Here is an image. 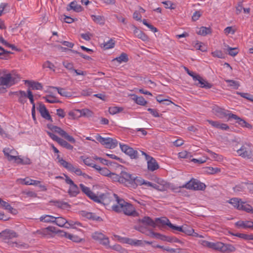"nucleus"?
Returning a JSON list of instances; mask_svg holds the SVG:
<instances>
[{
	"label": "nucleus",
	"mask_w": 253,
	"mask_h": 253,
	"mask_svg": "<svg viewBox=\"0 0 253 253\" xmlns=\"http://www.w3.org/2000/svg\"><path fill=\"white\" fill-rule=\"evenodd\" d=\"M116 204H113L111 208L112 210L117 212H123L127 215H133L135 212V209L133 206L124 201L123 199L120 198L117 195H113Z\"/></svg>",
	"instance_id": "1"
},
{
	"label": "nucleus",
	"mask_w": 253,
	"mask_h": 253,
	"mask_svg": "<svg viewBox=\"0 0 253 253\" xmlns=\"http://www.w3.org/2000/svg\"><path fill=\"white\" fill-rule=\"evenodd\" d=\"M20 80V76L15 72L12 71L0 77V85L4 88H8L18 83Z\"/></svg>",
	"instance_id": "2"
},
{
	"label": "nucleus",
	"mask_w": 253,
	"mask_h": 253,
	"mask_svg": "<svg viewBox=\"0 0 253 253\" xmlns=\"http://www.w3.org/2000/svg\"><path fill=\"white\" fill-rule=\"evenodd\" d=\"M96 140L102 145L109 149H114L117 147L118 142L116 139L110 137H103L100 135L96 136Z\"/></svg>",
	"instance_id": "3"
},
{
	"label": "nucleus",
	"mask_w": 253,
	"mask_h": 253,
	"mask_svg": "<svg viewBox=\"0 0 253 253\" xmlns=\"http://www.w3.org/2000/svg\"><path fill=\"white\" fill-rule=\"evenodd\" d=\"M187 189L194 190H204L205 189L206 185L200 181L192 179L182 186Z\"/></svg>",
	"instance_id": "4"
},
{
	"label": "nucleus",
	"mask_w": 253,
	"mask_h": 253,
	"mask_svg": "<svg viewBox=\"0 0 253 253\" xmlns=\"http://www.w3.org/2000/svg\"><path fill=\"white\" fill-rule=\"evenodd\" d=\"M80 187L84 193L90 199L97 203H101L104 201L102 196H98L95 193L92 192L90 189L84 185L83 184H80Z\"/></svg>",
	"instance_id": "5"
},
{
	"label": "nucleus",
	"mask_w": 253,
	"mask_h": 253,
	"mask_svg": "<svg viewBox=\"0 0 253 253\" xmlns=\"http://www.w3.org/2000/svg\"><path fill=\"white\" fill-rule=\"evenodd\" d=\"M142 185H143L145 188L151 187L155 189H158V187L157 184L146 181L140 177H134L130 187L135 188L138 186Z\"/></svg>",
	"instance_id": "6"
},
{
	"label": "nucleus",
	"mask_w": 253,
	"mask_h": 253,
	"mask_svg": "<svg viewBox=\"0 0 253 253\" xmlns=\"http://www.w3.org/2000/svg\"><path fill=\"white\" fill-rule=\"evenodd\" d=\"M58 232L54 226H49L37 231V233L42 237L46 238H51L55 236Z\"/></svg>",
	"instance_id": "7"
},
{
	"label": "nucleus",
	"mask_w": 253,
	"mask_h": 253,
	"mask_svg": "<svg viewBox=\"0 0 253 253\" xmlns=\"http://www.w3.org/2000/svg\"><path fill=\"white\" fill-rule=\"evenodd\" d=\"M120 147L123 152L128 156L132 159H136L138 157V152L137 150L129 147L127 145L119 143Z\"/></svg>",
	"instance_id": "8"
},
{
	"label": "nucleus",
	"mask_w": 253,
	"mask_h": 253,
	"mask_svg": "<svg viewBox=\"0 0 253 253\" xmlns=\"http://www.w3.org/2000/svg\"><path fill=\"white\" fill-rule=\"evenodd\" d=\"M66 183L69 185L68 190L69 194L72 197H75L79 193V189L78 186L74 183V181L67 175L64 174Z\"/></svg>",
	"instance_id": "9"
},
{
	"label": "nucleus",
	"mask_w": 253,
	"mask_h": 253,
	"mask_svg": "<svg viewBox=\"0 0 253 253\" xmlns=\"http://www.w3.org/2000/svg\"><path fill=\"white\" fill-rule=\"evenodd\" d=\"M140 152L145 157L147 161V168L149 170L153 171L159 169V165L154 158L149 156L143 151H140Z\"/></svg>",
	"instance_id": "10"
},
{
	"label": "nucleus",
	"mask_w": 253,
	"mask_h": 253,
	"mask_svg": "<svg viewBox=\"0 0 253 253\" xmlns=\"http://www.w3.org/2000/svg\"><path fill=\"white\" fill-rule=\"evenodd\" d=\"M201 244L204 246L223 253L224 243L221 242H211L203 240Z\"/></svg>",
	"instance_id": "11"
},
{
	"label": "nucleus",
	"mask_w": 253,
	"mask_h": 253,
	"mask_svg": "<svg viewBox=\"0 0 253 253\" xmlns=\"http://www.w3.org/2000/svg\"><path fill=\"white\" fill-rule=\"evenodd\" d=\"M51 130L54 132L57 133L61 136L64 137L67 141L72 143H75V139L71 135L67 133L65 130L62 129L61 127L57 126H53L51 128Z\"/></svg>",
	"instance_id": "12"
},
{
	"label": "nucleus",
	"mask_w": 253,
	"mask_h": 253,
	"mask_svg": "<svg viewBox=\"0 0 253 253\" xmlns=\"http://www.w3.org/2000/svg\"><path fill=\"white\" fill-rule=\"evenodd\" d=\"M3 152L8 161L16 163L17 158L19 157L18 153L16 150L10 148H5L3 149Z\"/></svg>",
	"instance_id": "13"
},
{
	"label": "nucleus",
	"mask_w": 253,
	"mask_h": 253,
	"mask_svg": "<svg viewBox=\"0 0 253 253\" xmlns=\"http://www.w3.org/2000/svg\"><path fill=\"white\" fill-rule=\"evenodd\" d=\"M92 238L99 242V243L104 246H108L110 244L109 238L100 232H96L91 235Z\"/></svg>",
	"instance_id": "14"
},
{
	"label": "nucleus",
	"mask_w": 253,
	"mask_h": 253,
	"mask_svg": "<svg viewBox=\"0 0 253 253\" xmlns=\"http://www.w3.org/2000/svg\"><path fill=\"white\" fill-rule=\"evenodd\" d=\"M121 183L124 184L127 186H131L134 178L129 173L122 171L121 173Z\"/></svg>",
	"instance_id": "15"
},
{
	"label": "nucleus",
	"mask_w": 253,
	"mask_h": 253,
	"mask_svg": "<svg viewBox=\"0 0 253 253\" xmlns=\"http://www.w3.org/2000/svg\"><path fill=\"white\" fill-rule=\"evenodd\" d=\"M250 145L249 144L246 143L243 145L237 151L238 155L245 158H250L251 157V152L250 150Z\"/></svg>",
	"instance_id": "16"
},
{
	"label": "nucleus",
	"mask_w": 253,
	"mask_h": 253,
	"mask_svg": "<svg viewBox=\"0 0 253 253\" xmlns=\"http://www.w3.org/2000/svg\"><path fill=\"white\" fill-rule=\"evenodd\" d=\"M156 221H159L160 223L164 225H167L173 230L178 231H183L181 226H177L171 223L169 219L166 217L157 218L156 219Z\"/></svg>",
	"instance_id": "17"
},
{
	"label": "nucleus",
	"mask_w": 253,
	"mask_h": 253,
	"mask_svg": "<svg viewBox=\"0 0 253 253\" xmlns=\"http://www.w3.org/2000/svg\"><path fill=\"white\" fill-rule=\"evenodd\" d=\"M212 110L213 113L219 118H223L227 117L228 114V110H225L216 105L212 107Z\"/></svg>",
	"instance_id": "18"
},
{
	"label": "nucleus",
	"mask_w": 253,
	"mask_h": 253,
	"mask_svg": "<svg viewBox=\"0 0 253 253\" xmlns=\"http://www.w3.org/2000/svg\"><path fill=\"white\" fill-rule=\"evenodd\" d=\"M51 89L57 90L58 93L60 95L64 97H69L71 96V94L70 92L67 91L64 88L57 87L49 86L45 91V92L47 93H49L51 91Z\"/></svg>",
	"instance_id": "19"
},
{
	"label": "nucleus",
	"mask_w": 253,
	"mask_h": 253,
	"mask_svg": "<svg viewBox=\"0 0 253 253\" xmlns=\"http://www.w3.org/2000/svg\"><path fill=\"white\" fill-rule=\"evenodd\" d=\"M17 181L19 184L27 185H38L40 183V181L32 179L29 177L18 179Z\"/></svg>",
	"instance_id": "20"
},
{
	"label": "nucleus",
	"mask_w": 253,
	"mask_h": 253,
	"mask_svg": "<svg viewBox=\"0 0 253 253\" xmlns=\"http://www.w3.org/2000/svg\"><path fill=\"white\" fill-rule=\"evenodd\" d=\"M229 119H233L236 121V123H238L240 125L242 126H245L246 127H250L251 126L250 125L247 123L245 121L238 117L237 115L231 114L229 113L228 111V114L227 115Z\"/></svg>",
	"instance_id": "21"
},
{
	"label": "nucleus",
	"mask_w": 253,
	"mask_h": 253,
	"mask_svg": "<svg viewBox=\"0 0 253 253\" xmlns=\"http://www.w3.org/2000/svg\"><path fill=\"white\" fill-rule=\"evenodd\" d=\"M151 242L129 238L128 244L134 246L143 247L145 244L151 245Z\"/></svg>",
	"instance_id": "22"
},
{
	"label": "nucleus",
	"mask_w": 253,
	"mask_h": 253,
	"mask_svg": "<svg viewBox=\"0 0 253 253\" xmlns=\"http://www.w3.org/2000/svg\"><path fill=\"white\" fill-rule=\"evenodd\" d=\"M235 225L238 228L243 229L251 228L253 227V222L252 221H242L240 220L235 223Z\"/></svg>",
	"instance_id": "23"
},
{
	"label": "nucleus",
	"mask_w": 253,
	"mask_h": 253,
	"mask_svg": "<svg viewBox=\"0 0 253 253\" xmlns=\"http://www.w3.org/2000/svg\"><path fill=\"white\" fill-rule=\"evenodd\" d=\"M25 84L32 89L42 90V84L37 82L30 80H25Z\"/></svg>",
	"instance_id": "24"
},
{
	"label": "nucleus",
	"mask_w": 253,
	"mask_h": 253,
	"mask_svg": "<svg viewBox=\"0 0 253 253\" xmlns=\"http://www.w3.org/2000/svg\"><path fill=\"white\" fill-rule=\"evenodd\" d=\"M39 111L41 116L44 119L47 120H51V116H50L47 109L44 105L40 104L38 108Z\"/></svg>",
	"instance_id": "25"
},
{
	"label": "nucleus",
	"mask_w": 253,
	"mask_h": 253,
	"mask_svg": "<svg viewBox=\"0 0 253 253\" xmlns=\"http://www.w3.org/2000/svg\"><path fill=\"white\" fill-rule=\"evenodd\" d=\"M12 94L17 96L18 98V101L22 104H24L26 101L27 97V93L24 91L20 90L19 91H15L12 93Z\"/></svg>",
	"instance_id": "26"
},
{
	"label": "nucleus",
	"mask_w": 253,
	"mask_h": 253,
	"mask_svg": "<svg viewBox=\"0 0 253 253\" xmlns=\"http://www.w3.org/2000/svg\"><path fill=\"white\" fill-rule=\"evenodd\" d=\"M0 207L5 210H7L9 212L16 214L17 211L15 209H13L7 202L2 200L0 198Z\"/></svg>",
	"instance_id": "27"
},
{
	"label": "nucleus",
	"mask_w": 253,
	"mask_h": 253,
	"mask_svg": "<svg viewBox=\"0 0 253 253\" xmlns=\"http://www.w3.org/2000/svg\"><path fill=\"white\" fill-rule=\"evenodd\" d=\"M0 236L4 239H9L16 237V233L10 230H5L0 233Z\"/></svg>",
	"instance_id": "28"
},
{
	"label": "nucleus",
	"mask_w": 253,
	"mask_h": 253,
	"mask_svg": "<svg viewBox=\"0 0 253 253\" xmlns=\"http://www.w3.org/2000/svg\"><path fill=\"white\" fill-rule=\"evenodd\" d=\"M196 81L198 82V84H197L200 87L205 88H210L211 87V84L208 83L206 80L204 79L202 77L199 76Z\"/></svg>",
	"instance_id": "29"
},
{
	"label": "nucleus",
	"mask_w": 253,
	"mask_h": 253,
	"mask_svg": "<svg viewBox=\"0 0 253 253\" xmlns=\"http://www.w3.org/2000/svg\"><path fill=\"white\" fill-rule=\"evenodd\" d=\"M196 33L199 35L205 36L211 33V29L210 27L202 26L200 28H197Z\"/></svg>",
	"instance_id": "30"
},
{
	"label": "nucleus",
	"mask_w": 253,
	"mask_h": 253,
	"mask_svg": "<svg viewBox=\"0 0 253 253\" xmlns=\"http://www.w3.org/2000/svg\"><path fill=\"white\" fill-rule=\"evenodd\" d=\"M68 171L74 172L76 175L81 176L83 174V171L81 169L73 166L72 164L69 163L66 168Z\"/></svg>",
	"instance_id": "31"
},
{
	"label": "nucleus",
	"mask_w": 253,
	"mask_h": 253,
	"mask_svg": "<svg viewBox=\"0 0 253 253\" xmlns=\"http://www.w3.org/2000/svg\"><path fill=\"white\" fill-rule=\"evenodd\" d=\"M40 220L41 222L45 223H54L55 221V217L49 214H44L42 215L40 217Z\"/></svg>",
	"instance_id": "32"
},
{
	"label": "nucleus",
	"mask_w": 253,
	"mask_h": 253,
	"mask_svg": "<svg viewBox=\"0 0 253 253\" xmlns=\"http://www.w3.org/2000/svg\"><path fill=\"white\" fill-rule=\"evenodd\" d=\"M55 218L56 219L55 221H54V223H55L59 227L66 228V226H67L68 221V220L66 218L62 216L55 217Z\"/></svg>",
	"instance_id": "33"
},
{
	"label": "nucleus",
	"mask_w": 253,
	"mask_h": 253,
	"mask_svg": "<svg viewBox=\"0 0 253 253\" xmlns=\"http://www.w3.org/2000/svg\"><path fill=\"white\" fill-rule=\"evenodd\" d=\"M134 34L135 36L139 39H140L143 41L148 40V37L141 31L139 30L137 28H135L134 30Z\"/></svg>",
	"instance_id": "34"
},
{
	"label": "nucleus",
	"mask_w": 253,
	"mask_h": 253,
	"mask_svg": "<svg viewBox=\"0 0 253 253\" xmlns=\"http://www.w3.org/2000/svg\"><path fill=\"white\" fill-rule=\"evenodd\" d=\"M98 172L105 176H107L110 174V171L106 168H101L100 166L96 165L94 168Z\"/></svg>",
	"instance_id": "35"
},
{
	"label": "nucleus",
	"mask_w": 253,
	"mask_h": 253,
	"mask_svg": "<svg viewBox=\"0 0 253 253\" xmlns=\"http://www.w3.org/2000/svg\"><path fill=\"white\" fill-rule=\"evenodd\" d=\"M236 251L235 246L230 244H224L223 246V253H233Z\"/></svg>",
	"instance_id": "36"
},
{
	"label": "nucleus",
	"mask_w": 253,
	"mask_h": 253,
	"mask_svg": "<svg viewBox=\"0 0 253 253\" xmlns=\"http://www.w3.org/2000/svg\"><path fill=\"white\" fill-rule=\"evenodd\" d=\"M132 96L134 97L132 99L136 104L141 106H145L146 105L147 102L143 97L137 96L135 94H133Z\"/></svg>",
	"instance_id": "37"
},
{
	"label": "nucleus",
	"mask_w": 253,
	"mask_h": 253,
	"mask_svg": "<svg viewBox=\"0 0 253 253\" xmlns=\"http://www.w3.org/2000/svg\"><path fill=\"white\" fill-rule=\"evenodd\" d=\"M81 159L83 161L84 164L87 166L93 168L94 169L95 166L97 165L94 164L93 160L91 158H85L84 156H82Z\"/></svg>",
	"instance_id": "38"
},
{
	"label": "nucleus",
	"mask_w": 253,
	"mask_h": 253,
	"mask_svg": "<svg viewBox=\"0 0 253 253\" xmlns=\"http://www.w3.org/2000/svg\"><path fill=\"white\" fill-rule=\"evenodd\" d=\"M112 61H117L118 63L121 64L123 62H126L128 61V57L126 53H122L119 56L114 58Z\"/></svg>",
	"instance_id": "39"
},
{
	"label": "nucleus",
	"mask_w": 253,
	"mask_h": 253,
	"mask_svg": "<svg viewBox=\"0 0 253 253\" xmlns=\"http://www.w3.org/2000/svg\"><path fill=\"white\" fill-rule=\"evenodd\" d=\"M76 112L80 113V116L91 117L93 116V113L92 111L87 109L77 110Z\"/></svg>",
	"instance_id": "40"
},
{
	"label": "nucleus",
	"mask_w": 253,
	"mask_h": 253,
	"mask_svg": "<svg viewBox=\"0 0 253 253\" xmlns=\"http://www.w3.org/2000/svg\"><path fill=\"white\" fill-rule=\"evenodd\" d=\"M239 210H243L247 212L253 213V207L249 204L244 202H242Z\"/></svg>",
	"instance_id": "41"
},
{
	"label": "nucleus",
	"mask_w": 253,
	"mask_h": 253,
	"mask_svg": "<svg viewBox=\"0 0 253 253\" xmlns=\"http://www.w3.org/2000/svg\"><path fill=\"white\" fill-rule=\"evenodd\" d=\"M92 20L96 23L103 25L105 22V18L103 16L91 15Z\"/></svg>",
	"instance_id": "42"
},
{
	"label": "nucleus",
	"mask_w": 253,
	"mask_h": 253,
	"mask_svg": "<svg viewBox=\"0 0 253 253\" xmlns=\"http://www.w3.org/2000/svg\"><path fill=\"white\" fill-rule=\"evenodd\" d=\"M224 46L226 47L228 54L231 56L234 57L239 53V49L237 47L232 48L226 44H224Z\"/></svg>",
	"instance_id": "43"
},
{
	"label": "nucleus",
	"mask_w": 253,
	"mask_h": 253,
	"mask_svg": "<svg viewBox=\"0 0 253 253\" xmlns=\"http://www.w3.org/2000/svg\"><path fill=\"white\" fill-rule=\"evenodd\" d=\"M242 202L240 199L236 198L231 199L228 201L229 203L238 210L240 209Z\"/></svg>",
	"instance_id": "44"
},
{
	"label": "nucleus",
	"mask_w": 253,
	"mask_h": 253,
	"mask_svg": "<svg viewBox=\"0 0 253 253\" xmlns=\"http://www.w3.org/2000/svg\"><path fill=\"white\" fill-rule=\"evenodd\" d=\"M77 226L82 227V223L77 221L69 220L67 221V224L66 228L76 229Z\"/></svg>",
	"instance_id": "45"
},
{
	"label": "nucleus",
	"mask_w": 253,
	"mask_h": 253,
	"mask_svg": "<svg viewBox=\"0 0 253 253\" xmlns=\"http://www.w3.org/2000/svg\"><path fill=\"white\" fill-rule=\"evenodd\" d=\"M70 9H73L76 12H81L83 10V8L81 5L77 3L76 1H72L69 4Z\"/></svg>",
	"instance_id": "46"
},
{
	"label": "nucleus",
	"mask_w": 253,
	"mask_h": 253,
	"mask_svg": "<svg viewBox=\"0 0 253 253\" xmlns=\"http://www.w3.org/2000/svg\"><path fill=\"white\" fill-rule=\"evenodd\" d=\"M43 98L49 103H55L59 102L58 99L55 97V95H47L43 97Z\"/></svg>",
	"instance_id": "47"
},
{
	"label": "nucleus",
	"mask_w": 253,
	"mask_h": 253,
	"mask_svg": "<svg viewBox=\"0 0 253 253\" xmlns=\"http://www.w3.org/2000/svg\"><path fill=\"white\" fill-rule=\"evenodd\" d=\"M141 222L146 225L151 226L153 227H155L156 223L149 217L145 216L141 219Z\"/></svg>",
	"instance_id": "48"
},
{
	"label": "nucleus",
	"mask_w": 253,
	"mask_h": 253,
	"mask_svg": "<svg viewBox=\"0 0 253 253\" xmlns=\"http://www.w3.org/2000/svg\"><path fill=\"white\" fill-rule=\"evenodd\" d=\"M123 111V108L118 106H111L109 108V112L111 115H115Z\"/></svg>",
	"instance_id": "49"
},
{
	"label": "nucleus",
	"mask_w": 253,
	"mask_h": 253,
	"mask_svg": "<svg viewBox=\"0 0 253 253\" xmlns=\"http://www.w3.org/2000/svg\"><path fill=\"white\" fill-rule=\"evenodd\" d=\"M16 163L17 164L29 165L31 164V160L28 158H22L19 156L17 158Z\"/></svg>",
	"instance_id": "50"
},
{
	"label": "nucleus",
	"mask_w": 253,
	"mask_h": 253,
	"mask_svg": "<svg viewBox=\"0 0 253 253\" xmlns=\"http://www.w3.org/2000/svg\"><path fill=\"white\" fill-rule=\"evenodd\" d=\"M225 82L228 83V85L232 87V88L237 89L240 86V84L238 82L231 80H226Z\"/></svg>",
	"instance_id": "51"
},
{
	"label": "nucleus",
	"mask_w": 253,
	"mask_h": 253,
	"mask_svg": "<svg viewBox=\"0 0 253 253\" xmlns=\"http://www.w3.org/2000/svg\"><path fill=\"white\" fill-rule=\"evenodd\" d=\"M103 45L105 49L112 48L115 46V42L113 39H110L108 41L104 42Z\"/></svg>",
	"instance_id": "52"
},
{
	"label": "nucleus",
	"mask_w": 253,
	"mask_h": 253,
	"mask_svg": "<svg viewBox=\"0 0 253 253\" xmlns=\"http://www.w3.org/2000/svg\"><path fill=\"white\" fill-rule=\"evenodd\" d=\"M59 144H60L61 146L68 149V150H72L73 149V146L71 145L70 144H69L68 142L64 140L63 139H61L60 140L58 143Z\"/></svg>",
	"instance_id": "53"
},
{
	"label": "nucleus",
	"mask_w": 253,
	"mask_h": 253,
	"mask_svg": "<svg viewBox=\"0 0 253 253\" xmlns=\"http://www.w3.org/2000/svg\"><path fill=\"white\" fill-rule=\"evenodd\" d=\"M211 55L214 57L223 59L225 58V54L221 50H216L211 52Z\"/></svg>",
	"instance_id": "54"
},
{
	"label": "nucleus",
	"mask_w": 253,
	"mask_h": 253,
	"mask_svg": "<svg viewBox=\"0 0 253 253\" xmlns=\"http://www.w3.org/2000/svg\"><path fill=\"white\" fill-rule=\"evenodd\" d=\"M220 171V169L217 167H207L206 168V172L209 174H213Z\"/></svg>",
	"instance_id": "55"
},
{
	"label": "nucleus",
	"mask_w": 253,
	"mask_h": 253,
	"mask_svg": "<svg viewBox=\"0 0 253 253\" xmlns=\"http://www.w3.org/2000/svg\"><path fill=\"white\" fill-rule=\"evenodd\" d=\"M9 7V5L7 3L2 2L0 4V16L3 13L7 12V8Z\"/></svg>",
	"instance_id": "56"
},
{
	"label": "nucleus",
	"mask_w": 253,
	"mask_h": 253,
	"mask_svg": "<svg viewBox=\"0 0 253 253\" xmlns=\"http://www.w3.org/2000/svg\"><path fill=\"white\" fill-rule=\"evenodd\" d=\"M178 155L179 158L182 159L190 158L192 157L191 153L186 151H183L179 152Z\"/></svg>",
	"instance_id": "57"
},
{
	"label": "nucleus",
	"mask_w": 253,
	"mask_h": 253,
	"mask_svg": "<svg viewBox=\"0 0 253 253\" xmlns=\"http://www.w3.org/2000/svg\"><path fill=\"white\" fill-rule=\"evenodd\" d=\"M114 238L118 240L119 242L122 243H125L127 244L128 243L129 238H126V237H122L119 235H115L114 236Z\"/></svg>",
	"instance_id": "58"
},
{
	"label": "nucleus",
	"mask_w": 253,
	"mask_h": 253,
	"mask_svg": "<svg viewBox=\"0 0 253 253\" xmlns=\"http://www.w3.org/2000/svg\"><path fill=\"white\" fill-rule=\"evenodd\" d=\"M108 177L114 181H119L121 183V175H119L115 173L110 172V174H109Z\"/></svg>",
	"instance_id": "59"
},
{
	"label": "nucleus",
	"mask_w": 253,
	"mask_h": 253,
	"mask_svg": "<svg viewBox=\"0 0 253 253\" xmlns=\"http://www.w3.org/2000/svg\"><path fill=\"white\" fill-rule=\"evenodd\" d=\"M56 159L58 160V162L60 164V165H61L62 167H63L65 169L66 168V167L68 166V165L70 163L66 162L62 158L60 157L59 155H57Z\"/></svg>",
	"instance_id": "60"
},
{
	"label": "nucleus",
	"mask_w": 253,
	"mask_h": 253,
	"mask_svg": "<svg viewBox=\"0 0 253 253\" xmlns=\"http://www.w3.org/2000/svg\"><path fill=\"white\" fill-rule=\"evenodd\" d=\"M68 239L71 240V241L75 242H80L82 241V239L79 237V236L70 234L69 235H68Z\"/></svg>",
	"instance_id": "61"
},
{
	"label": "nucleus",
	"mask_w": 253,
	"mask_h": 253,
	"mask_svg": "<svg viewBox=\"0 0 253 253\" xmlns=\"http://www.w3.org/2000/svg\"><path fill=\"white\" fill-rule=\"evenodd\" d=\"M142 23L144 25L147 26L151 31H152L154 33H156L157 32V29L156 28L154 27L152 25L149 24L146 19H143L142 20Z\"/></svg>",
	"instance_id": "62"
},
{
	"label": "nucleus",
	"mask_w": 253,
	"mask_h": 253,
	"mask_svg": "<svg viewBox=\"0 0 253 253\" xmlns=\"http://www.w3.org/2000/svg\"><path fill=\"white\" fill-rule=\"evenodd\" d=\"M211 156L214 160L221 162L223 160V157L221 155H218L214 152L210 151Z\"/></svg>",
	"instance_id": "63"
},
{
	"label": "nucleus",
	"mask_w": 253,
	"mask_h": 253,
	"mask_svg": "<svg viewBox=\"0 0 253 253\" xmlns=\"http://www.w3.org/2000/svg\"><path fill=\"white\" fill-rule=\"evenodd\" d=\"M224 32L226 35L229 34L233 35L235 33V29L231 26L227 27L224 30Z\"/></svg>",
	"instance_id": "64"
}]
</instances>
